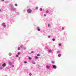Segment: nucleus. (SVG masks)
<instances>
[{
    "instance_id": "nucleus-1",
    "label": "nucleus",
    "mask_w": 76,
    "mask_h": 76,
    "mask_svg": "<svg viewBox=\"0 0 76 76\" xmlns=\"http://www.w3.org/2000/svg\"><path fill=\"white\" fill-rule=\"evenodd\" d=\"M27 12L28 13H32V10L30 9H28L27 10Z\"/></svg>"
},
{
    "instance_id": "nucleus-2",
    "label": "nucleus",
    "mask_w": 76,
    "mask_h": 76,
    "mask_svg": "<svg viewBox=\"0 0 76 76\" xmlns=\"http://www.w3.org/2000/svg\"><path fill=\"white\" fill-rule=\"evenodd\" d=\"M16 9L13 7L11 8V10L12 12H16Z\"/></svg>"
},
{
    "instance_id": "nucleus-3",
    "label": "nucleus",
    "mask_w": 76,
    "mask_h": 76,
    "mask_svg": "<svg viewBox=\"0 0 76 76\" xmlns=\"http://www.w3.org/2000/svg\"><path fill=\"white\" fill-rule=\"evenodd\" d=\"M2 26L4 28H6V25H5V23H3L2 24Z\"/></svg>"
},
{
    "instance_id": "nucleus-4",
    "label": "nucleus",
    "mask_w": 76,
    "mask_h": 76,
    "mask_svg": "<svg viewBox=\"0 0 76 76\" xmlns=\"http://www.w3.org/2000/svg\"><path fill=\"white\" fill-rule=\"evenodd\" d=\"M9 6L10 8H11L12 7H13V5L12 4H10L9 5Z\"/></svg>"
},
{
    "instance_id": "nucleus-5",
    "label": "nucleus",
    "mask_w": 76,
    "mask_h": 76,
    "mask_svg": "<svg viewBox=\"0 0 76 76\" xmlns=\"http://www.w3.org/2000/svg\"><path fill=\"white\" fill-rule=\"evenodd\" d=\"M37 29L38 31H41V29H40V28H39V27H37Z\"/></svg>"
},
{
    "instance_id": "nucleus-6",
    "label": "nucleus",
    "mask_w": 76,
    "mask_h": 76,
    "mask_svg": "<svg viewBox=\"0 0 76 76\" xmlns=\"http://www.w3.org/2000/svg\"><path fill=\"white\" fill-rule=\"evenodd\" d=\"M53 69H56L57 68V66H56L53 65Z\"/></svg>"
},
{
    "instance_id": "nucleus-7",
    "label": "nucleus",
    "mask_w": 76,
    "mask_h": 76,
    "mask_svg": "<svg viewBox=\"0 0 76 76\" xmlns=\"http://www.w3.org/2000/svg\"><path fill=\"white\" fill-rule=\"evenodd\" d=\"M6 64L5 63H4L3 64L2 66H3V67H5L6 66Z\"/></svg>"
},
{
    "instance_id": "nucleus-8",
    "label": "nucleus",
    "mask_w": 76,
    "mask_h": 76,
    "mask_svg": "<svg viewBox=\"0 0 76 76\" xmlns=\"http://www.w3.org/2000/svg\"><path fill=\"white\" fill-rule=\"evenodd\" d=\"M20 48H23V45H20Z\"/></svg>"
},
{
    "instance_id": "nucleus-9",
    "label": "nucleus",
    "mask_w": 76,
    "mask_h": 76,
    "mask_svg": "<svg viewBox=\"0 0 76 76\" xmlns=\"http://www.w3.org/2000/svg\"><path fill=\"white\" fill-rule=\"evenodd\" d=\"M58 45H59V47H60V46H61V44L60 43H59Z\"/></svg>"
},
{
    "instance_id": "nucleus-10",
    "label": "nucleus",
    "mask_w": 76,
    "mask_h": 76,
    "mask_svg": "<svg viewBox=\"0 0 76 76\" xmlns=\"http://www.w3.org/2000/svg\"><path fill=\"white\" fill-rule=\"evenodd\" d=\"M46 13H49V11L48 10H46Z\"/></svg>"
},
{
    "instance_id": "nucleus-11",
    "label": "nucleus",
    "mask_w": 76,
    "mask_h": 76,
    "mask_svg": "<svg viewBox=\"0 0 76 76\" xmlns=\"http://www.w3.org/2000/svg\"><path fill=\"white\" fill-rule=\"evenodd\" d=\"M32 63L33 64H35V61H33L32 62Z\"/></svg>"
},
{
    "instance_id": "nucleus-12",
    "label": "nucleus",
    "mask_w": 76,
    "mask_h": 76,
    "mask_svg": "<svg viewBox=\"0 0 76 76\" xmlns=\"http://www.w3.org/2000/svg\"><path fill=\"white\" fill-rule=\"evenodd\" d=\"M39 10L40 11H42V8H40Z\"/></svg>"
},
{
    "instance_id": "nucleus-13",
    "label": "nucleus",
    "mask_w": 76,
    "mask_h": 76,
    "mask_svg": "<svg viewBox=\"0 0 76 76\" xmlns=\"http://www.w3.org/2000/svg\"><path fill=\"white\" fill-rule=\"evenodd\" d=\"M28 58L29 60H31V57H30L29 56H28Z\"/></svg>"
},
{
    "instance_id": "nucleus-14",
    "label": "nucleus",
    "mask_w": 76,
    "mask_h": 76,
    "mask_svg": "<svg viewBox=\"0 0 76 76\" xmlns=\"http://www.w3.org/2000/svg\"><path fill=\"white\" fill-rule=\"evenodd\" d=\"M36 10H38V7H36Z\"/></svg>"
},
{
    "instance_id": "nucleus-15",
    "label": "nucleus",
    "mask_w": 76,
    "mask_h": 76,
    "mask_svg": "<svg viewBox=\"0 0 76 76\" xmlns=\"http://www.w3.org/2000/svg\"><path fill=\"white\" fill-rule=\"evenodd\" d=\"M55 39H54V38L52 39V41H55Z\"/></svg>"
},
{
    "instance_id": "nucleus-16",
    "label": "nucleus",
    "mask_w": 76,
    "mask_h": 76,
    "mask_svg": "<svg viewBox=\"0 0 76 76\" xmlns=\"http://www.w3.org/2000/svg\"><path fill=\"white\" fill-rule=\"evenodd\" d=\"M50 24H48V27H50Z\"/></svg>"
},
{
    "instance_id": "nucleus-17",
    "label": "nucleus",
    "mask_w": 76,
    "mask_h": 76,
    "mask_svg": "<svg viewBox=\"0 0 76 76\" xmlns=\"http://www.w3.org/2000/svg\"><path fill=\"white\" fill-rule=\"evenodd\" d=\"M19 12H17V15H19Z\"/></svg>"
},
{
    "instance_id": "nucleus-18",
    "label": "nucleus",
    "mask_w": 76,
    "mask_h": 76,
    "mask_svg": "<svg viewBox=\"0 0 76 76\" xmlns=\"http://www.w3.org/2000/svg\"><path fill=\"white\" fill-rule=\"evenodd\" d=\"M58 57H61V54H59L58 55Z\"/></svg>"
},
{
    "instance_id": "nucleus-19",
    "label": "nucleus",
    "mask_w": 76,
    "mask_h": 76,
    "mask_svg": "<svg viewBox=\"0 0 76 76\" xmlns=\"http://www.w3.org/2000/svg\"><path fill=\"white\" fill-rule=\"evenodd\" d=\"M29 76H31V75H32V74L31 73H29Z\"/></svg>"
},
{
    "instance_id": "nucleus-20",
    "label": "nucleus",
    "mask_w": 76,
    "mask_h": 76,
    "mask_svg": "<svg viewBox=\"0 0 76 76\" xmlns=\"http://www.w3.org/2000/svg\"><path fill=\"white\" fill-rule=\"evenodd\" d=\"M15 6H18V4H15Z\"/></svg>"
},
{
    "instance_id": "nucleus-21",
    "label": "nucleus",
    "mask_w": 76,
    "mask_h": 76,
    "mask_svg": "<svg viewBox=\"0 0 76 76\" xmlns=\"http://www.w3.org/2000/svg\"><path fill=\"white\" fill-rule=\"evenodd\" d=\"M38 58V56H36L35 57V58H36V59H37V58Z\"/></svg>"
},
{
    "instance_id": "nucleus-22",
    "label": "nucleus",
    "mask_w": 76,
    "mask_h": 76,
    "mask_svg": "<svg viewBox=\"0 0 76 76\" xmlns=\"http://www.w3.org/2000/svg\"><path fill=\"white\" fill-rule=\"evenodd\" d=\"M46 68H47V69H49V66H47V67H46Z\"/></svg>"
},
{
    "instance_id": "nucleus-23",
    "label": "nucleus",
    "mask_w": 76,
    "mask_h": 76,
    "mask_svg": "<svg viewBox=\"0 0 76 76\" xmlns=\"http://www.w3.org/2000/svg\"><path fill=\"white\" fill-rule=\"evenodd\" d=\"M64 27H62V30H64Z\"/></svg>"
},
{
    "instance_id": "nucleus-24",
    "label": "nucleus",
    "mask_w": 76,
    "mask_h": 76,
    "mask_svg": "<svg viewBox=\"0 0 76 76\" xmlns=\"http://www.w3.org/2000/svg\"><path fill=\"white\" fill-rule=\"evenodd\" d=\"M37 56H39V54H37Z\"/></svg>"
},
{
    "instance_id": "nucleus-25",
    "label": "nucleus",
    "mask_w": 76,
    "mask_h": 76,
    "mask_svg": "<svg viewBox=\"0 0 76 76\" xmlns=\"http://www.w3.org/2000/svg\"><path fill=\"white\" fill-rule=\"evenodd\" d=\"M9 56H12V54L11 53H9Z\"/></svg>"
},
{
    "instance_id": "nucleus-26",
    "label": "nucleus",
    "mask_w": 76,
    "mask_h": 76,
    "mask_svg": "<svg viewBox=\"0 0 76 76\" xmlns=\"http://www.w3.org/2000/svg\"><path fill=\"white\" fill-rule=\"evenodd\" d=\"M18 54L19 55V54H20V52H18Z\"/></svg>"
},
{
    "instance_id": "nucleus-27",
    "label": "nucleus",
    "mask_w": 76,
    "mask_h": 76,
    "mask_svg": "<svg viewBox=\"0 0 76 76\" xmlns=\"http://www.w3.org/2000/svg\"><path fill=\"white\" fill-rule=\"evenodd\" d=\"M19 56L18 55H16V57H18Z\"/></svg>"
},
{
    "instance_id": "nucleus-28",
    "label": "nucleus",
    "mask_w": 76,
    "mask_h": 76,
    "mask_svg": "<svg viewBox=\"0 0 76 76\" xmlns=\"http://www.w3.org/2000/svg\"><path fill=\"white\" fill-rule=\"evenodd\" d=\"M50 37H51V36H48V38H50Z\"/></svg>"
},
{
    "instance_id": "nucleus-29",
    "label": "nucleus",
    "mask_w": 76,
    "mask_h": 76,
    "mask_svg": "<svg viewBox=\"0 0 76 76\" xmlns=\"http://www.w3.org/2000/svg\"><path fill=\"white\" fill-rule=\"evenodd\" d=\"M52 63H53V64H54V62L52 61Z\"/></svg>"
},
{
    "instance_id": "nucleus-30",
    "label": "nucleus",
    "mask_w": 76,
    "mask_h": 76,
    "mask_svg": "<svg viewBox=\"0 0 76 76\" xmlns=\"http://www.w3.org/2000/svg\"><path fill=\"white\" fill-rule=\"evenodd\" d=\"M24 63L25 64H26L27 63V62L26 61H24Z\"/></svg>"
},
{
    "instance_id": "nucleus-31",
    "label": "nucleus",
    "mask_w": 76,
    "mask_h": 76,
    "mask_svg": "<svg viewBox=\"0 0 76 76\" xmlns=\"http://www.w3.org/2000/svg\"><path fill=\"white\" fill-rule=\"evenodd\" d=\"M44 16H45L46 17V14H44Z\"/></svg>"
},
{
    "instance_id": "nucleus-32",
    "label": "nucleus",
    "mask_w": 76,
    "mask_h": 76,
    "mask_svg": "<svg viewBox=\"0 0 76 76\" xmlns=\"http://www.w3.org/2000/svg\"><path fill=\"white\" fill-rule=\"evenodd\" d=\"M59 53H60V52L59 51H58L57 52L58 54Z\"/></svg>"
},
{
    "instance_id": "nucleus-33",
    "label": "nucleus",
    "mask_w": 76,
    "mask_h": 76,
    "mask_svg": "<svg viewBox=\"0 0 76 76\" xmlns=\"http://www.w3.org/2000/svg\"><path fill=\"white\" fill-rule=\"evenodd\" d=\"M18 50H20V48H18Z\"/></svg>"
},
{
    "instance_id": "nucleus-34",
    "label": "nucleus",
    "mask_w": 76,
    "mask_h": 76,
    "mask_svg": "<svg viewBox=\"0 0 76 76\" xmlns=\"http://www.w3.org/2000/svg\"><path fill=\"white\" fill-rule=\"evenodd\" d=\"M12 67H14V65H12Z\"/></svg>"
},
{
    "instance_id": "nucleus-35",
    "label": "nucleus",
    "mask_w": 76,
    "mask_h": 76,
    "mask_svg": "<svg viewBox=\"0 0 76 76\" xmlns=\"http://www.w3.org/2000/svg\"><path fill=\"white\" fill-rule=\"evenodd\" d=\"M1 1H4V0H1Z\"/></svg>"
},
{
    "instance_id": "nucleus-36",
    "label": "nucleus",
    "mask_w": 76,
    "mask_h": 76,
    "mask_svg": "<svg viewBox=\"0 0 76 76\" xmlns=\"http://www.w3.org/2000/svg\"><path fill=\"white\" fill-rule=\"evenodd\" d=\"M34 53V52L32 51L31 53Z\"/></svg>"
},
{
    "instance_id": "nucleus-37",
    "label": "nucleus",
    "mask_w": 76,
    "mask_h": 76,
    "mask_svg": "<svg viewBox=\"0 0 76 76\" xmlns=\"http://www.w3.org/2000/svg\"><path fill=\"white\" fill-rule=\"evenodd\" d=\"M0 69H2V68L0 67Z\"/></svg>"
},
{
    "instance_id": "nucleus-38",
    "label": "nucleus",
    "mask_w": 76,
    "mask_h": 76,
    "mask_svg": "<svg viewBox=\"0 0 76 76\" xmlns=\"http://www.w3.org/2000/svg\"><path fill=\"white\" fill-rule=\"evenodd\" d=\"M19 59H20V57L19 58Z\"/></svg>"
},
{
    "instance_id": "nucleus-39",
    "label": "nucleus",
    "mask_w": 76,
    "mask_h": 76,
    "mask_svg": "<svg viewBox=\"0 0 76 76\" xmlns=\"http://www.w3.org/2000/svg\"><path fill=\"white\" fill-rule=\"evenodd\" d=\"M1 11V9H0V12Z\"/></svg>"
},
{
    "instance_id": "nucleus-40",
    "label": "nucleus",
    "mask_w": 76,
    "mask_h": 76,
    "mask_svg": "<svg viewBox=\"0 0 76 76\" xmlns=\"http://www.w3.org/2000/svg\"><path fill=\"white\" fill-rule=\"evenodd\" d=\"M18 48H20V47H18Z\"/></svg>"
},
{
    "instance_id": "nucleus-41",
    "label": "nucleus",
    "mask_w": 76,
    "mask_h": 76,
    "mask_svg": "<svg viewBox=\"0 0 76 76\" xmlns=\"http://www.w3.org/2000/svg\"><path fill=\"white\" fill-rule=\"evenodd\" d=\"M46 48H47V47H46Z\"/></svg>"
}]
</instances>
